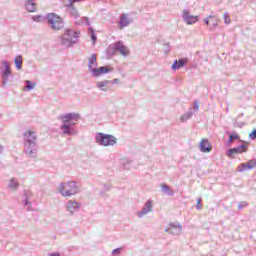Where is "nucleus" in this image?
Here are the masks:
<instances>
[{"instance_id":"nucleus-14","label":"nucleus","mask_w":256,"mask_h":256,"mask_svg":"<svg viewBox=\"0 0 256 256\" xmlns=\"http://www.w3.org/2000/svg\"><path fill=\"white\" fill-rule=\"evenodd\" d=\"M81 208V204L77 201H72L69 200L68 203L66 204V211H68V213H70L71 215H73V213H75V211H77V209Z\"/></svg>"},{"instance_id":"nucleus-4","label":"nucleus","mask_w":256,"mask_h":256,"mask_svg":"<svg viewBox=\"0 0 256 256\" xmlns=\"http://www.w3.org/2000/svg\"><path fill=\"white\" fill-rule=\"evenodd\" d=\"M79 40V33L72 29H67L61 36V45L63 47H73L75 43Z\"/></svg>"},{"instance_id":"nucleus-30","label":"nucleus","mask_w":256,"mask_h":256,"mask_svg":"<svg viewBox=\"0 0 256 256\" xmlns=\"http://www.w3.org/2000/svg\"><path fill=\"white\" fill-rule=\"evenodd\" d=\"M223 19L226 25H229V23H231V17H229V13H224Z\"/></svg>"},{"instance_id":"nucleus-25","label":"nucleus","mask_w":256,"mask_h":256,"mask_svg":"<svg viewBox=\"0 0 256 256\" xmlns=\"http://www.w3.org/2000/svg\"><path fill=\"white\" fill-rule=\"evenodd\" d=\"M191 117H193V112L192 111L186 112L181 116L180 121L182 123H185L186 121H189Z\"/></svg>"},{"instance_id":"nucleus-2","label":"nucleus","mask_w":256,"mask_h":256,"mask_svg":"<svg viewBox=\"0 0 256 256\" xmlns=\"http://www.w3.org/2000/svg\"><path fill=\"white\" fill-rule=\"evenodd\" d=\"M24 139V153L31 157V159H36L37 157V133L28 130L23 134Z\"/></svg>"},{"instance_id":"nucleus-32","label":"nucleus","mask_w":256,"mask_h":256,"mask_svg":"<svg viewBox=\"0 0 256 256\" xmlns=\"http://www.w3.org/2000/svg\"><path fill=\"white\" fill-rule=\"evenodd\" d=\"M32 20L35 21L36 23H41L43 21V16L42 15H35L32 17Z\"/></svg>"},{"instance_id":"nucleus-35","label":"nucleus","mask_w":256,"mask_h":256,"mask_svg":"<svg viewBox=\"0 0 256 256\" xmlns=\"http://www.w3.org/2000/svg\"><path fill=\"white\" fill-rule=\"evenodd\" d=\"M123 251V248H116L114 250H112V255H121V252Z\"/></svg>"},{"instance_id":"nucleus-20","label":"nucleus","mask_w":256,"mask_h":256,"mask_svg":"<svg viewBox=\"0 0 256 256\" xmlns=\"http://www.w3.org/2000/svg\"><path fill=\"white\" fill-rule=\"evenodd\" d=\"M14 65L18 71H21L23 69V56H16L14 58Z\"/></svg>"},{"instance_id":"nucleus-13","label":"nucleus","mask_w":256,"mask_h":256,"mask_svg":"<svg viewBox=\"0 0 256 256\" xmlns=\"http://www.w3.org/2000/svg\"><path fill=\"white\" fill-rule=\"evenodd\" d=\"M133 23V19L129 17V14H122L120 16L119 26L121 29H125V27H129Z\"/></svg>"},{"instance_id":"nucleus-10","label":"nucleus","mask_w":256,"mask_h":256,"mask_svg":"<svg viewBox=\"0 0 256 256\" xmlns=\"http://www.w3.org/2000/svg\"><path fill=\"white\" fill-rule=\"evenodd\" d=\"M151 211H153V202L148 200L142 210L137 212V217L141 219L142 217H145V215H148V213H151Z\"/></svg>"},{"instance_id":"nucleus-17","label":"nucleus","mask_w":256,"mask_h":256,"mask_svg":"<svg viewBox=\"0 0 256 256\" xmlns=\"http://www.w3.org/2000/svg\"><path fill=\"white\" fill-rule=\"evenodd\" d=\"M109 83H111V80L98 81L96 83V87L100 91H103L104 93H107V91H109L111 89V87H109Z\"/></svg>"},{"instance_id":"nucleus-15","label":"nucleus","mask_w":256,"mask_h":256,"mask_svg":"<svg viewBox=\"0 0 256 256\" xmlns=\"http://www.w3.org/2000/svg\"><path fill=\"white\" fill-rule=\"evenodd\" d=\"M97 69V54H92L88 58V71L93 73L94 70Z\"/></svg>"},{"instance_id":"nucleus-42","label":"nucleus","mask_w":256,"mask_h":256,"mask_svg":"<svg viewBox=\"0 0 256 256\" xmlns=\"http://www.w3.org/2000/svg\"><path fill=\"white\" fill-rule=\"evenodd\" d=\"M117 83H119V79H118V78L113 79V80H110V84H111V85H115V84H117Z\"/></svg>"},{"instance_id":"nucleus-36","label":"nucleus","mask_w":256,"mask_h":256,"mask_svg":"<svg viewBox=\"0 0 256 256\" xmlns=\"http://www.w3.org/2000/svg\"><path fill=\"white\" fill-rule=\"evenodd\" d=\"M229 137H231L234 141H239V134L236 132H232Z\"/></svg>"},{"instance_id":"nucleus-48","label":"nucleus","mask_w":256,"mask_h":256,"mask_svg":"<svg viewBox=\"0 0 256 256\" xmlns=\"http://www.w3.org/2000/svg\"><path fill=\"white\" fill-rule=\"evenodd\" d=\"M213 27H217V23H214V24H213Z\"/></svg>"},{"instance_id":"nucleus-3","label":"nucleus","mask_w":256,"mask_h":256,"mask_svg":"<svg viewBox=\"0 0 256 256\" xmlns=\"http://www.w3.org/2000/svg\"><path fill=\"white\" fill-rule=\"evenodd\" d=\"M58 193L62 197H73V195L81 193V186L75 181L61 182L58 186Z\"/></svg>"},{"instance_id":"nucleus-29","label":"nucleus","mask_w":256,"mask_h":256,"mask_svg":"<svg viewBox=\"0 0 256 256\" xmlns=\"http://www.w3.org/2000/svg\"><path fill=\"white\" fill-rule=\"evenodd\" d=\"M2 65L5 67V69L3 70L6 73H11V66H9V63H7V61H3Z\"/></svg>"},{"instance_id":"nucleus-46","label":"nucleus","mask_w":256,"mask_h":256,"mask_svg":"<svg viewBox=\"0 0 256 256\" xmlns=\"http://www.w3.org/2000/svg\"><path fill=\"white\" fill-rule=\"evenodd\" d=\"M0 153H3V146H0Z\"/></svg>"},{"instance_id":"nucleus-5","label":"nucleus","mask_w":256,"mask_h":256,"mask_svg":"<svg viewBox=\"0 0 256 256\" xmlns=\"http://www.w3.org/2000/svg\"><path fill=\"white\" fill-rule=\"evenodd\" d=\"M95 140L102 147H113L117 145V138L111 134L98 133L96 134Z\"/></svg>"},{"instance_id":"nucleus-1","label":"nucleus","mask_w":256,"mask_h":256,"mask_svg":"<svg viewBox=\"0 0 256 256\" xmlns=\"http://www.w3.org/2000/svg\"><path fill=\"white\" fill-rule=\"evenodd\" d=\"M59 119L62 120V125L60 129L64 135H77V130H75V121L81 119L79 113L71 112L67 114L60 115Z\"/></svg>"},{"instance_id":"nucleus-40","label":"nucleus","mask_w":256,"mask_h":256,"mask_svg":"<svg viewBox=\"0 0 256 256\" xmlns=\"http://www.w3.org/2000/svg\"><path fill=\"white\" fill-rule=\"evenodd\" d=\"M194 111H199V101H194Z\"/></svg>"},{"instance_id":"nucleus-8","label":"nucleus","mask_w":256,"mask_h":256,"mask_svg":"<svg viewBox=\"0 0 256 256\" xmlns=\"http://www.w3.org/2000/svg\"><path fill=\"white\" fill-rule=\"evenodd\" d=\"M246 151H247V146L244 144H241L238 147L228 149L226 152V155L228 157L233 158V157H235V155H238L239 153H246Z\"/></svg>"},{"instance_id":"nucleus-9","label":"nucleus","mask_w":256,"mask_h":256,"mask_svg":"<svg viewBox=\"0 0 256 256\" xmlns=\"http://www.w3.org/2000/svg\"><path fill=\"white\" fill-rule=\"evenodd\" d=\"M113 49L115 51H118L120 55H123V57H127L129 55V48L123 44V42L118 41L113 45Z\"/></svg>"},{"instance_id":"nucleus-43","label":"nucleus","mask_w":256,"mask_h":256,"mask_svg":"<svg viewBox=\"0 0 256 256\" xmlns=\"http://www.w3.org/2000/svg\"><path fill=\"white\" fill-rule=\"evenodd\" d=\"M105 191H111V186L108 184H104Z\"/></svg>"},{"instance_id":"nucleus-27","label":"nucleus","mask_w":256,"mask_h":256,"mask_svg":"<svg viewBox=\"0 0 256 256\" xmlns=\"http://www.w3.org/2000/svg\"><path fill=\"white\" fill-rule=\"evenodd\" d=\"M81 1L85 0H67V2L64 5L65 7H71V5H73L74 3H81Z\"/></svg>"},{"instance_id":"nucleus-28","label":"nucleus","mask_w":256,"mask_h":256,"mask_svg":"<svg viewBox=\"0 0 256 256\" xmlns=\"http://www.w3.org/2000/svg\"><path fill=\"white\" fill-rule=\"evenodd\" d=\"M25 83L28 91H33V89H35V84L31 83V81L26 80Z\"/></svg>"},{"instance_id":"nucleus-38","label":"nucleus","mask_w":256,"mask_h":256,"mask_svg":"<svg viewBox=\"0 0 256 256\" xmlns=\"http://www.w3.org/2000/svg\"><path fill=\"white\" fill-rule=\"evenodd\" d=\"M247 205H248V203L245 202V201L240 202V203L238 204V209L241 210V209L247 207Z\"/></svg>"},{"instance_id":"nucleus-37","label":"nucleus","mask_w":256,"mask_h":256,"mask_svg":"<svg viewBox=\"0 0 256 256\" xmlns=\"http://www.w3.org/2000/svg\"><path fill=\"white\" fill-rule=\"evenodd\" d=\"M81 22L84 24V25H87V26H90L91 23H89V18L87 17H82L81 18Z\"/></svg>"},{"instance_id":"nucleus-23","label":"nucleus","mask_w":256,"mask_h":256,"mask_svg":"<svg viewBox=\"0 0 256 256\" xmlns=\"http://www.w3.org/2000/svg\"><path fill=\"white\" fill-rule=\"evenodd\" d=\"M9 189H13V191H17L19 189V182L15 178H12L8 184Z\"/></svg>"},{"instance_id":"nucleus-31","label":"nucleus","mask_w":256,"mask_h":256,"mask_svg":"<svg viewBox=\"0 0 256 256\" xmlns=\"http://www.w3.org/2000/svg\"><path fill=\"white\" fill-rule=\"evenodd\" d=\"M248 163V169H255L256 167V159H252L247 162Z\"/></svg>"},{"instance_id":"nucleus-7","label":"nucleus","mask_w":256,"mask_h":256,"mask_svg":"<svg viewBox=\"0 0 256 256\" xmlns=\"http://www.w3.org/2000/svg\"><path fill=\"white\" fill-rule=\"evenodd\" d=\"M182 19L186 25H193L199 21V16L191 15L189 10L185 9L182 12Z\"/></svg>"},{"instance_id":"nucleus-44","label":"nucleus","mask_w":256,"mask_h":256,"mask_svg":"<svg viewBox=\"0 0 256 256\" xmlns=\"http://www.w3.org/2000/svg\"><path fill=\"white\" fill-rule=\"evenodd\" d=\"M233 141H235L232 137H229V140H228V145H231L233 144Z\"/></svg>"},{"instance_id":"nucleus-33","label":"nucleus","mask_w":256,"mask_h":256,"mask_svg":"<svg viewBox=\"0 0 256 256\" xmlns=\"http://www.w3.org/2000/svg\"><path fill=\"white\" fill-rule=\"evenodd\" d=\"M89 31L91 33V39L93 43H95L97 41V35H95V30H93V28H89Z\"/></svg>"},{"instance_id":"nucleus-18","label":"nucleus","mask_w":256,"mask_h":256,"mask_svg":"<svg viewBox=\"0 0 256 256\" xmlns=\"http://www.w3.org/2000/svg\"><path fill=\"white\" fill-rule=\"evenodd\" d=\"M211 149H213V147L209 144V140L204 139L200 142V151L202 153H211Z\"/></svg>"},{"instance_id":"nucleus-39","label":"nucleus","mask_w":256,"mask_h":256,"mask_svg":"<svg viewBox=\"0 0 256 256\" xmlns=\"http://www.w3.org/2000/svg\"><path fill=\"white\" fill-rule=\"evenodd\" d=\"M202 207L203 205L201 204V198H199L196 203V209H202Z\"/></svg>"},{"instance_id":"nucleus-11","label":"nucleus","mask_w":256,"mask_h":256,"mask_svg":"<svg viewBox=\"0 0 256 256\" xmlns=\"http://www.w3.org/2000/svg\"><path fill=\"white\" fill-rule=\"evenodd\" d=\"M164 231L170 235H180L183 227L180 224L171 223Z\"/></svg>"},{"instance_id":"nucleus-26","label":"nucleus","mask_w":256,"mask_h":256,"mask_svg":"<svg viewBox=\"0 0 256 256\" xmlns=\"http://www.w3.org/2000/svg\"><path fill=\"white\" fill-rule=\"evenodd\" d=\"M238 171H239V173H243L245 171H251V168H249V164L248 163H241L238 166Z\"/></svg>"},{"instance_id":"nucleus-12","label":"nucleus","mask_w":256,"mask_h":256,"mask_svg":"<svg viewBox=\"0 0 256 256\" xmlns=\"http://www.w3.org/2000/svg\"><path fill=\"white\" fill-rule=\"evenodd\" d=\"M111 71H113V68L109 66H101L92 70V75L93 77H101V75H107V73H111Z\"/></svg>"},{"instance_id":"nucleus-34","label":"nucleus","mask_w":256,"mask_h":256,"mask_svg":"<svg viewBox=\"0 0 256 256\" xmlns=\"http://www.w3.org/2000/svg\"><path fill=\"white\" fill-rule=\"evenodd\" d=\"M31 201H29V196L26 197L25 202H24V207L27 209H31Z\"/></svg>"},{"instance_id":"nucleus-45","label":"nucleus","mask_w":256,"mask_h":256,"mask_svg":"<svg viewBox=\"0 0 256 256\" xmlns=\"http://www.w3.org/2000/svg\"><path fill=\"white\" fill-rule=\"evenodd\" d=\"M49 256H61V254H59V253H52Z\"/></svg>"},{"instance_id":"nucleus-21","label":"nucleus","mask_w":256,"mask_h":256,"mask_svg":"<svg viewBox=\"0 0 256 256\" xmlns=\"http://www.w3.org/2000/svg\"><path fill=\"white\" fill-rule=\"evenodd\" d=\"M68 13H70L71 17H74L75 19H79V12L77 11V8L71 6H66Z\"/></svg>"},{"instance_id":"nucleus-22","label":"nucleus","mask_w":256,"mask_h":256,"mask_svg":"<svg viewBox=\"0 0 256 256\" xmlns=\"http://www.w3.org/2000/svg\"><path fill=\"white\" fill-rule=\"evenodd\" d=\"M11 77V72H2V87H7V81Z\"/></svg>"},{"instance_id":"nucleus-19","label":"nucleus","mask_w":256,"mask_h":256,"mask_svg":"<svg viewBox=\"0 0 256 256\" xmlns=\"http://www.w3.org/2000/svg\"><path fill=\"white\" fill-rule=\"evenodd\" d=\"M25 9L28 13H35V11H37V4L35 3V0L25 2Z\"/></svg>"},{"instance_id":"nucleus-6","label":"nucleus","mask_w":256,"mask_h":256,"mask_svg":"<svg viewBox=\"0 0 256 256\" xmlns=\"http://www.w3.org/2000/svg\"><path fill=\"white\" fill-rule=\"evenodd\" d=\"M46 19L48 21V25H50L53 31H61V29L65 27V22L63 21V18L55 13L47 14Z\"/></svg>"},{"instance_id":"nucleus-47","label":"nucleus","mask_w":256,"mask_h":256,"mask_svg":"<svg viewBox=\"0 0 256 256\" xmlns=\"http://www.w3.org/2000/svg\"><path fill=\"white\" fill-rule=\"evenodd\" d=\"M31 192H29V191H26L25 192V195L27 196V195H29Z\"/></svg>"},{"instance_id":"nucleus-16","label":"nucleus","mask_w":256,"mask_h":256,"mask_svg":"<svg viewBox=\"0 0 256 256\" xmlns=\"http://www.w3.org/2000/svg\"><path fill=\"white\" fill-rule=\"evenodd\" d=\"M189 63V59L187 58H181L179 60H175L174 63L172 64V69L174 71H177V69H181V67H185Z\"/></svg>"},{"instance_id":"nucleus-24","label":"nucleus","mask_w":256,"mask_h":256,"mask_svg":"<svg viewBox=\"0 0 256 256\" xmlns=\"http://www.w3.org/2000/svg\"><path fill=\"white\" fill-rule=\"evenodd\" d=\"M162 191L163 193H165V195H168L170 197L174 195V192L169 185L163 184Z\"/></svg>"},{"instance_id":"nucleus-41","label":"nucleus","mask_w":256,"mask_h":256,"mask_svg":"<svg viewBox=\"0 0 256 256\" xmlns=\"http://www.w3.org/2000/svg\"><path fill=\"white\" fill-rule=\"evenodd\" d=\"M209 19H213V16H207V18L204 19V22L206 23V25H209Z\"/></svg>"}]
</instances>
